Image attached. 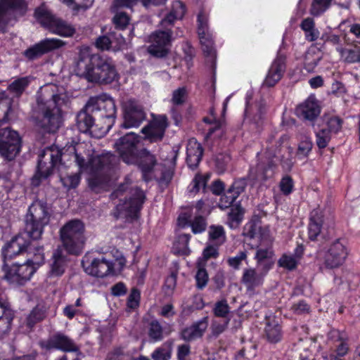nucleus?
Segmentation results:
<instances>
[{
    "label": "nucleus",
    "instance_id": "nucleus-1",
    "mask_svg": "<svg viewBox=\"0 0 360 360\" xmlns=\"http://www.w3.org/2000/svg\"><path fill=\"white\" fill-rule=\"evenodd\" d=\"M67 150L68 153H62L56 146L45 148L39 155L35 177L47 178L55 167L62 166L63 161L70 159L79 167V172L65 176H60V181L65 188L70 189L77 187L80 181L79 173L84 171L90 175L89 184L92 189L104 188L108 186V173L117 163L115 155L105 153L92 156L91 147L84 143L69 147Z\"/></svg>",
    "mask_w": 360,
    "mask_h": 360
},
{
    "label": "nucleus",
    "instance_id": "nucleus-2",
    "mask_svg": "<svg viewBox=\"0 0 360 360\" xmlns=\"http://www.w3.org/2000/svg\"><path fill=\"white\" fill-rule=\"evenodd\" d=\"M49 221L50 214L46 203L39 200L34 201L30 206L25 217V232L13 238L4 248V259H11L27 251L30 245L29 238L33 240L40 239L44 229L49 224Z\"/></svg>",
    "mask_w": 360,
    "mask_h": 360
},
{
    "label": "nucleus",
    "instance_id": "nucleus-3",
    "mask_svg": "<svg viewBox=\"0 0 360 360\" xmlns=\"http://www.w3.org/2000/svg\"><path fill=\"white\" fill-rule=\"evenodd\" d=\"M75 72L89 82L99 84H110L119 77L112 59L93 54L88 48L80 50Z\"/></svg>",
    "mask_w": 360,
    "mask_h": 360
},
{
    "label": "nucleus",
    "instance_id": "nucleus-4",
    "mask_svg": "<svg viewBox=\"0 0 360 360\" xmlns=\"http://www.w3.org/2000/svg\"><path fill=\"white\" fill-rule=\"evenodd\" d=\"M56 86L48 85L43 90L41 97L37 98L39 115L36 120L37 124L49 133H54L60 127V108L66 101V96L56 93Z\"/></svg>",
    "mask_w": 360,
    "mask_h": 360
},
{
    "label": "nucleus",
    "instance_id": "nucleus-5",
    "mask_svg": "<svg viewBox=\"0 0 360 360\" xmlns=\"http://www.w3.org/2000/svg\"><path fill=\"white\" fill-rule=\"evenodd\" d=\"M245 231V235L250 238L259 237L263 241H266V246L262 242L257 246L255 259L257 266L264 268L269 265L270 270L274 264V252L271 246L273 239L270 236L269 227L262 226L259 221H252L246 224Z\"/></svg>",
    "mask_w": 360,
    "mask_h": 360
},
{
    "label": "nucleus",
    "instance_id": "nucleus-6",
    "mask_svg": "<svg viewBox=\"0 0 360 360\" xmlns=\"http://www.w3.org/2000/svg\"><path fill=\"white\" fill-rule=\"evenodd\" d=\"M116 252L119 255L113 259L109 258V255L95 257L92 254H86L82 261L85 272L93 276L103 278L120 271L125 265L126 259L117 251Z\"/></svg>",
    "mask_w": 360,
    "mask_h": 360
},
{
    "label": "nucleus",
    "instance_id": "nucleus-7",
    "mask_svg": "<svg viewBox=\"0 0 360 360\" xmlns=\"http://www.w3.org/2000/svg\"><path fill=\"white\" fill-rule=\"evenodd\" d=\"M84 231V224L79 219L70 220L60 228V238L68 254L79 255L82 253L86 240Z\"/></svg>",
    "mask_w": 360,
    "mask_h": 360
},
{
    "label": "nucleus",
    "instance_id": "nucleus-8",
    "mask_svg": "<svg viewBox=\"0 0 360 360\" xmlns=\"http://www.w3.org/2000/svg\"><path fill=\"white\" fill-rule=\"evenodd\" d=\"M290 156L289 151H286L281 157H278L270 151L266 152L265 156L257 164V169L261 172L262 179L266 180L273 176L278 161H281L285 172L290 171L293 165Z\"/></svg>",
    "mask_w": 360,
    "mask_h": 360
},
{
    "label": "nucleus",
    "instance_id": "nucleus-9",
    "mask_svg": "<svg viewBox=\"0 0 360 360\" xmlns=\"http://www.w3.org/2000/svg\"><path fill=\"white\" fill-rule=\"evenodd\" d=\"M21 139L16 131L10 128L0 129V155L6 160H13L20 153Z\"/></svg>",
    "mask_w": 360,
    "mask_h": 360
},
{
    "label": "nucleus",
    "instance_id": "nucleus-10",
    "mask_svg": "<svg viewBox=\"0 0 360 360\" xmlns=\"http://www.w3.org/2000/svg\"><path fill=\"white\" fill-rule=\"evenodd\" d=\"M139 136L130 132L121 137L115 144L121 159L128 165L136 164L139 161L137 145Z\"/></svg>",
    "mask_w": 360,
    "mask_h": 360
},
{
    "label": "nucleus",
    "instance_id": "nucleus-11",
    "mask_svg": "<svg viewBox=\"0 0 360 360\" xmlns=\"http://www.w3.org/2000/svg\"><path fill=\"white\" fill-rule=\"evenodd\" d=\"M86 109L97 117L114 119L116 115L115 101L107 95L91 97L86 103Z\"/></svg>",
    "mask_w": 360,
    "mask_h": 360
},
{
    "label": "nucleus",
    "instance_id": "nucleus-12",
    "mask_svg": "<svg viewBox=\"0 0 360 360\" xmlns=\"http://www.w3.org/2000/svg\"><path fill=\"white\" fill-rule=\"evenodd\" d=\"M123 122L125 129L139 127L146 119L143 107L134 101H127L122 104Z\"/></svg>",
    "mask_w": 360,
    "mask_h": 360
},
{
    "label": "nucleus",
    "instance_id": "nucleus-13",
    "mask_svg": "<svg viewBox=\"0 0 360 360\" xmlns=\"http://www.w3.org/2000/svg\"><path fill=\"white\" fill-rule=\"evenodd\" d=\"M27 4L24 0L0 1V31L4 32L10 20L15 14H23L26 11Z\"/></svg>",
    "mask_w": 360,
    "mask_h": 360
},
{
    "label": "nucleus",
    "instance_id": "nucleus-14",
    "mask_svg": "<svg viewBox=\"0 0 360 360\" xmlns=\"http://www.w3.org/2000/svg\"><path fill=\"white\" fill-rule=\"evenodd\" d=\"M156 164L157 160L153 155L150 154L146 150L142 151L139 167L143 173L144 180L147 181L152 179H161L163 181H169L172 177V172L171 171L161 172L153 171Z\"/></svg>",
    "mask_w": 360,
    "mask_h": 360
},
{
    "label": "nucleus",
    "instance_id": "nucleus-15",
    "mask_svg": "<svg viewBox=\"0 0 360 360\" xmlns=\"http://www.w3.org/2000/svg\"><path fill=\"white\" fill-rule=\"evenodd\" d=\"M150 40L151 44L148 48L149 53L158 58L165 57L168 53L172 32L169 29L158 30L150 35Z\"/></svg>",
    "mask_w": 360,
    "mask_h": 360
},
{
    "label": "nucleus",
    "instance_id": "nucleus-16",
    "mask_svg": "<svg viewBox=\"0 0 360 360\" xmlns=\"http://www.w3.org/2000/svg\"><path fill=\"white\" fill-rule=\"evenodd\" d=\"M65 44V41L61 39L46 38L26 49L23 54L28 60H33L51 51L63 46Z\"/></svg>",
    "mask_w": 360,
    "mask_h": 360
},
{
    "label": "nucleus",
    "instance_id": "nucleus-17",
    "mask_svg": "<svg viewBox=\"0 0 360 360\" xmlns=\"http://www.w3.org/2000/svg\"><path fill=\"white\" fill-rule=\"evenodd\" d=\"M36 271V266H32L27 261L22 264H14L6 271L5 278L11 283L22 285Z\"/></svg>",
    "mask_w": 360,
    "mask_h": 360
},
{
    "label": "nucleus",
    "instance_id": "nucleus-18",
    "mask_svg": "<svg viewBox=\"0 0 360 360\" xmlns=\"http://www.w3.org/2000/svg\"><path fill=\"white\" fill-rule=\"evenodd\" d=\"M269 271V266L264 268L257 266V269L252 267L244 269L241 277V283L248 291H253L261 286L264 277Z\"/></svg>",
    "mask_w": 360,
    "mask_h": 360
},
{
    "label": "nucleus",
    "instance_id": "nucleus-19",
    "mask_svg": "<svg viewBox=\"0 0 360 360\" xmlns=\"http://www.w3.org/2000/svg\"><path fill=\"white\" fill-rule=\"evenodd\" d=\"M167 127V119L165 115L154 116L149 123L141 129L145 139L150 142L161 141Z\"/></svg>",
    "mask_w": 360,
    "mask_h": 360
},
{
    "label": "nucleus",
    "instance_id": "nucleus-20",
    "mask_svg": "<svg viewBox=\"0 0 360 360\" xmlns=\"http://www.w3.org/2000/svg\"><path fill=\"white\" fill-rule=\"evenodd\" d=\"M41 347L46 349H56L65 352H77L78 347L68 336L63 333H56L48 340L40 342Z\"/></svg>",
    "mask_w": 360,
    "mask_h": 360
},
{
    "label": "nucleus",
    "instance_id": "nucleus-21",
    "mask_svg": "<svg viewBox=\"0 0 360 360\" xmlns=\"http://www.w3.org/2000/svg\"><path fill=\"white\" fill-rule=\"evenodd\" d=\"M131 192L132 197L129 198V201L117 205V210L120 213L125 212L127 215L133 217L141 210L145 195L143 192L138 188L131 189Z\"/></svg>",
    "mask_w": 360,
    "mask_h": 360
},
{
    "label": "nucleus",
    "instance_id": "nucleus-22",
    "mask_svg": "<svg viewBox=\"0 0 360 360\" xmlns=\"http://www.w3.org/2000/svg\"><path fill=\"white\" fill-rule=\"evenodd\" d=\"M345 246L336 240L330 247L325 256V264L329 268H336L340 266L347 257Z\"/></svg>",
    "mask_w": 360,
    "mask_h": 360
},
{
    "label": "nucleus",
    "instance_id": "nucleus-23",
    "mask_svg": "<svg viewBox=\"0 0 360 360\" xmlns=\"http://www.w3.org/2000/svg\"><path fill=\"white\" fill-rule=\"evenodd\" d=\"M296 111L299 116L312 121L319 115L321 108L316 98L314 96H310L297 108Z\"/></svg>",
    "mask_w": 360,
    "mask_h": 360
},
{
    "label": "nucleus",
    "instance_id": "nucleus-24",
    "mask_svg": "<svg viewBox=\"0 0 360 360\" xmlns=\"http://www.w3.org/2000/svg\"><path fill=\"white\" fill-rule=\"evenodd\" d=\"M285 69V57L278 55L271 64L263 84L269 87L274 86L281 79Z\"/></svg>",
    "mask_w": 360,
    "mask_h": 360
},
{
    "label": "nucleus",
    "instance_id": "nucleus-25",
    "mask_svg": "<svg viewBox=\"0 0 360 360\" xmlns=\"http://www.w3.org/2000/svg\"><path fill=\"white\" fill-rule=\"evenodd\" d=\"M208 327V316L193 323L190 327L182 330L181 338L187 342L195 340L202 337Z\"/></svg>",
    "mask_w": 360,
    "mask_h": 360
},
{
    "label": "nucleus",
    "instance_id": "nucleus-26",
    "mask_svg": "<svg viewBox=\"0 0 360 360\" xmlns=\"http://www.w3.org/2000/svg\"><path fill=\"white\" fill-rule=\"evenodd\" d=\"M68 259L63 250L58 248L53 253L50 264V277H60L64 273L67 267Z\"/></svg>",
    "mask_w": 360,
    "mask_h": 360
},
{
    "label": "nucleus",
    "instance_id": "nucleus-27",
    "mask_svg": "<svg viewBox=\"0 0 360 360\" xmlns=\"http://www.w3.org/2000/svg\"><path fill=\"white\" fill-rule=\"evenodd\" d=\"M203 153L202 148L200 143L195 139H191L187 144L186 162L189 167L195 168L200 163Z\"/></svg>",
    "mask_w": 360,
    "mask_h": 360
},
{
    "label": "nucleus",
    "instance_id": "nucleus-28",
    "mask_svg": "<svg viewBox=\"0 0 360 360\" xmlns=\"http://www.w3.org/2000/svg\"><path fill=\"white\" fill-rule=\"evenodd\" d=\"M324 225V216L319 210H314L310 213L309 223L308 225L309 238L315 240L320 235Z\"/></svg>",
    "mask_w": 360,
    "mask_h": 360
},
{
    "label": "nucleus",
    "instance_id": "nucleus-29",
    "mask_svg": "<svg viewBox=\"0 0 360 360\" xmlns=\"http://www.w3.org/2000/svg\"><path fill=\"white\" fill-rule=\"evenodd\" d=\"M14 314L8 302L0 300V338L11 329Z\"/></svg>",
    "mask_w": 360,
    "mask_h": 360
},
{
    "label": "nucleus",
    "instance_id": "nucleus-30",
    "mask_svg": "<svg viewBox=\"0 0 360 360\" xmlns=\"http://www.w3.org/2000/svg\"><path fill=\"white\" fill-rule=\"evenodd\" d=\"M185 12V6L181 1H174L171 11L161 20V26L165 28L172 26L176 20H180L184 17Z\"/></svg>",
    "mask_w": 360,
    "mask_h": 360
},
{
    "label": "nucleus",
    "instance_id": "nucleus-31",
    "mask_svg": "<svg viewBox=\"0 0 360 360\" xmlns=\"http://www.w3.org/2000/svg\"><path fill=\"white\" fill-rule=\"evenodd\" d=\"M336 51L339 53L340 60L346 63H360V48L357 46L349 45L346 47L338 46Z\"/></svg>",
    "mask_w": 360,
    "mask_h": 360
},
{
    "label": "nucleus",
    "instance_id": "nucleus-32",
    "mask_svg": "<svg viewBox=\"0 0 360 360\" xmlns=\"http://www.w3.org/2000/svg\"><path fill=\"white\" fill-rule=\"evenodd\" d=\"M302 252V247L299 246L296 249L295 255L283 254L278 261V266L289 271L295 269Z\"/></svg>",
    "mask_w": 360,
    "mask_h": 360
},
{
    "label": "nucleus",
    "instance_id": "nucleus-33",
    "mask_svg": "<svg viewBox=\"0 0 360 360\" xmlns=\"http://www.w3.org/2000/svg\"><path fill=\"white\" fill-rule=\"evenodd\" d=\"M90 113L92 112L86 109V105L77 115V126L81 132L86 133L94 127V117Z\"/></svg>",
    "mask_w": 360,
    "mask_h": 360
},
{
    "label": "nucleus",
    "instance_id": "nucleus-34",
    "mask_svg": "<svg viewBox=\"0 0 360 360\" xmlns=\"http://www.w3.org/2000/svg\"><path fill=\"white\" fill-rule=\"evenodd\" d=\"M49 31L61 37H70L75 33V28L67 22L56 18Z\"/></svg>",
    "mask_w": 360,
    "mask_h": 360
},
{
    "label": "nucleus",
    "instance_id": "nucleus-35",
    "mask_svg": "<svg viewBox=\"0 0 360 360\" xmlns=\"http://www.w3.org/2000/svg\"><path fill=\"white\" fill-rule=\"evenodd\" d=\"M265 336L270 343H277L282 338L281 326L275 320H269L265 327Z\"/></svg>",
    "mask_w": 360,
    "mask_h": 360
},
{
    "label": "nucleus",
    "instance_id": "nucleus-36",
    "mask_svg": "<svg viewBox=\"0 0 360 360\" xmlns=\"http://www.w3.org/2000/svg\"><path fill=\"white\" fill-rule=\"evenodd\" d=\"M31 80L30 76L16 78L9 84L8 90L14 96L20 97L27 88Z\"/></svg>",
    "mask_w": 360,
    "mask_h": 360
},
{
    "label": "nucleus",
    "instance_id": "nucleus-37",
    "mask_svg": "<svg viewBox=\"0 0 360 360\" xmlns=\"http://www.w3.org/2000/svg\"><path fill=\"white\" fill-rule=\"evenodd\" d=\"M330 338H337V341L340 342L335 349V356L338 357L345 356L349 351V347L347 343V338L345 335L338 330H331L329 333Z\"/></svg>",
    "mask_w": 360,
    "mask_h": 360
},
{
    "label": "nucleus",
    "instance_id": "nucleus-38",
    "mask_svg": "<svg viewBox=\"0 0 360 360\" xmlns=\"http://www.w3.org/2000/svg\"><path fill=\"white\" fill-rule=\"evenodd\" d=\"M34 16L37 21L49 30L56 18L44 5L36 8Z\"/></svg>",
    "mask_w": 360,
    "mask_h": 360
},
{
    "label": "nucleus",
    "instance_id": "nucleus-39",
    "mask_svg": "<svg viewBox=\"0 0 360 360\" xmlns=\"http://www.w3.org/2000/svg\"><path fill=\"white\" fill-rule=\"evenodd\" d=\"M198 36L204 53L212 62H214L216 58V53L213 48L212 34L210 32H206L204 34H198Z\"/></svg>",
    "mask_w": 360,
    "mask_h": 360
},
{
    "label": "nucleus",
    "instance_id": "nucleus-40",
    "mask_svg": "<svg viewBox=\"0 0 360 360\" xmlns=\"http://www.w3.org/2000/svg\"><path fill=\"white\" fill-rule=\"evenodd\" d=\"M172 352V342L167 341L154 350L151 354L153 360H169Z\"/></svg>",
    "mask_w": 360,
    "mask_h": 360
},
{
    "label": "nucleus",
    "instance_id": "nucleus-41",
    "mask_svg": "<svg viewBox=\"0 0 360 360\" xmlns=\"http://www.w3.org/2000/svg\"><path fill=\"white\" fill-rule=\"evenodd\" d=\"M322 58V53L319 50L314 49L309 50L304 59V68L308 72L314 71L319 61Z\"/></svg>",
    "mask_w": 360,
    "mask_h": 360
},
{
    "label": "nucleus",
    "instance_id": "nucleus-42",
    "mask_svg": "<svg viewBox=\"0 0 360 360\" xmlns=\"http://www.w3.org/2000/svg\"><path fill=\"white\" fill-rule=\"evenodd\" d=\"M332 0H313L309 13L317 17L324 13L330 6Z\"/></svg>",
    "mask_w": 360,
    "mask_h": 360
},
{
    "label": "nucleus",
    "instance_id": "nucleus-43",
    "mask_svg": "<svg viewBox=\"0 0 360 360\" xmlns=\"http://www.w3.org/2000/svg\"><path fill=\"white\" fill-rule=\"evenodd\" d=\"M29 248V253L32 255V257L27 259L32 266H36V270L44 263V254L42 247H37L34 249Z\"/></svg>",
    "mask_w": 360,
    "mask_h": 360
},
{
    "label": "nucleus",
    "instance_id": "nucleus-44",
    "mask_svg": "<svg viewBox=\"0 0 360 360\" xmlns=\"http://www.w3.org/2000/svg\"><path fill=\"white\" fill-rule=\"evenodd\" d=\"M210 240L217 245L223 244L226 240L224 228L221 226H212L209 230Z\"/></svg>",
    "mask_w": 360,
    "mask_h": 360
},
{
    "label": "nucleus",
    "instance_id": "nucleus-45",
    "mask_svg": "<svg viewBox=\"0 0 360 360\" xmlns=\"http://www.w3.org/2000/svg\"><path fill=\"white\" fill-rule=\"evenodd\" d=\"M245 113L246 116H251L254 114L253 120L257 123L262 119L263 115L265 113V105L263 103H260L256 105L254 108L248 105Z\"/></svg>",
    "mask_w": 360,
    "mask_h": 360
},
{
    "label": "nucleus",
    "instance_id": "nucleus-46",
    "mask_svg": "<svg viewBox=\"0 0 360 360\" xmlns=\"http://www.w3.org/2000/svg\"><path fill=\"white\" fill-rule=\"evenodd\" d=\"M213 313L215 316L223 318L224 319H230V307L226 300L217 302L213 308Z\"/></svg>",
    "mask_w": 360,
    "mask_h": 360
},
{
    "label": "nucleus",
    "instance_id": "nucleus-47",
    "mask_svg": "<svg viewBox=\"0 0 360 360\" xmlns=\"http://www.w3.org/2000/svg\"><path fill=\"white\" fill-rule=\"evenodd\" d=\"M148 335L154 342H158L163 339V329L160 323L155 320L151 321L148 328Z\"/></svg>",
    "mask_w": 360,
    "mask_h": 360
},
{
    "label": "nucleus",
    "instance_id": "nucleus-48",
    "mask_svg": "<svg viewBox=\"0 0 360 360\" xmlns=\"http://www.w3.org/2000/svg\"><path fill=\"white\" fill-rule=\"evenodd\" d=\"M243 209L240 206L232 207L229 212V224L231 228H236L243 219Z\"/></svg>",
    "mask_w": 360,
    "mask_h": 360
},
{
    "label": "nucleus",
    "instance_id": "nucleus-49",
    "mask_svg": "<svg viewBox=\"0 0 360 360\" xmlns=\"http://www.w3.org/2000/svg\"><path fill=\"white\" fill-rule=\"evenodd\" d=\"M248 263V254L246 251H240L234 257H229L226 262L229 266L233 269L238 270L240 268L243 262Z\"/></svg>",
    "mask_w": 360,
    "mask_h": 360
},
{
    "label": "nucleus",
    "instance_id": "nucleus-50",
    "mask_svg": "<svg viewBox=\"0 0 360 360\" xmlns=\"http://www.w3.org/2000/svg\"><path fill=\"white\" fill-rule=\"evenodd\" d=\"M204 122L210 124L208 129L207 136L211 137L214 133L218 132L217 136H219L222 134L223 120H217L214 116L212 118L205 117Z\"/></svg>",
    "mask_w": 360,
    "mask_h": 360
},
{
    "label": "nucleus",
    "instance_id": "nucleus-51",
    "mask_svg": "<svg viewBox=\"0 0 360 360\" xmlns=\"http://www.w3.org/2000/svg\"><path fill=\"white\" fill-rule=\"evenodd\" d=\"M46 316L45 311L39 307H35L27 317V325L32 328L37 322L43 320Z\"/></svg>",
    "mask_w": 360,
    "mask_h": 360
},
{
    "label": "nucleus",
    "instance_id": "nucleus-52",
    "mask_svg": "<svg viewBox=\"0 0 360 360\" xmlns=\"http://www.w3.org/2000/svg\"><path fill=\"white\" fill-rule=\"evenodd\" d=\"M231 319H224L223 321L213 320L210 327L212 335L217 338L223 333L229 324Z\"/></svg>",
    "mask_w": 360,
    "mask_h": 360
},
{
    "label": "nucleus",
    "instance_id": "nucleus-53",
    "mask_svg": "<svg viewBox=\"0 0 360 360\" xmlns=\"http://www.w3.org/2000/svg\"><path fill=\"white\" fill-rule=\"evenodd\" d=\"M208 179L209 176L207 174L205 176L201 174L195 175L190 185V186H191L190 188V192L196 193L198 192L201 188L205 189Z\"/></svg>",
    "mask_w": 360,
    "mask_h": 360
},
{
    "label": "nucleus",
    "instance_id": "nucleus-54",
    "mask_svg": "<svg viewBox=\"0 0 360 360\" xmlns=\"http://www.w3.org/2000/svg\"><path fill=\"white\" fill-rule=\"evenodd\" d=\"M316 143L319 148H326L331 138L330 132L326 129H321L316 132Z\"/></svg>",
    "mask_w": 360,
    "mask_h": 360
},
{
    "label": "nucleus",
    "instance_id": "nucleus-55",
    "mask_svg": "<svg viewBox=\"0 0 360 360\" xmlns=\"http://www.w3.org/2000/svg\"><path fill=\"white\" fill-rule=\"evenodd\" d=\"M328 129H326L330 134H337L342 128V120L336 116H331L330 117H325L324 118Z\"/></svg>",
    "mask_w": 360,
    "mask_h": 360
},
{
    "label": "nucleus",
    "instance_id": "nucleus-56",
    "mask_svg": "<svg viewBox=\"0 0 360 360\" xmlns=\"http://www.w3.org/2000/svg\"><path fill=\"white\" fill-rule=\"evenodd\" d=\"M188 95L187 89L185 86L179 87L172 92L171 102L176 105H180L186 102Z\"/></svg>",
    "mask_w": 360,
    "mask_h": 360
},
{
    "label": "nucleus",
    "instance_id": "nucleus-57",
    "mask_svg": "<svg viewBox=\"0 0 360 360\" xmlns=\"http://www.w3.org/2000/svg\"><path fill=\"white\" fill-rule=\"evenodd\" d=\"M236 195L234 194L229 189L220 198L219 202V207L224 210L229 207L232 203L236 200Z\"/></svg>",
    "mask_w": 360,
    "mask_h": 360
},
{
    "label": "nucleus",
    "instance_id": "nucleus-58",
    "mask_svg": "<svg viewBox=\"0 0 360 360\" xmlns=\"http://www.w3.org/2000/svg\"><path fill=\"white\" fill-rule=\"evenodd\" d=\"M209 280L207 271L204 268H199L195 274L196 287L202 290L207 284Z\"/></svg>",
    "mask_w": 360,
    "mask_h": 360
},
{
    "label": "nucleus",
    "instance_id": "nucleus-59",
    "mask_svg": "<svg viewBox=\"0 0 360 360\" xmlns=\"http://www.w3.org/2000/svg\"><path fill=\"white\" fill-rule=\"evenodd\" d=\"M112 21L117 28L123 30L128 25L129 18L124 12H117L113 17Z\"/></svg>",
    "mask_w": 360,
    "mask_h": 360
},
{
    "label": "nucleus",
    "instance_id": "nucleus-60",
    "mask_svg": "<svg viewBox=\"0 0 360 360\" xmlns=\"http://www.w3.org/2000/svg\"><path fill=\"white\" fill-rule=\"evenodd\" d=\"M312 146L311 141L308 137H305L299 144L297 155L307 157L311 150Z\"/></svg>",
    "mask_w": 360,
    "mask_h": 360
},
{
    "label": "nucleus",
    "instance_id": "nucleus-61",
    "mask_svg": "<svg viewBox=\"0 0 360 360\" xmlns=\"http://www.w3.org/2000/svg\"><path fill=\"white\" fill-rule=\"evenodd\" d=\"M191 226L192 231L196 233H200L203 232L207 226V223L205 218L201 216L196 217L194 220L191 222Z\"/></svg>",
    "mask_w": 360,
    "mask_h": 360
},
{
    "label": "nucleus",
    "instance_id": "nucleus-62",
    "mask_svg": "<svg viewBox=\"0 0 360 360\" xmlns=\"http://www.w3.org/2000/svg\"><path fill=\"white\" fill-rule=\"evenodd\" d=\"M280 188L283 194H290L293 188L292 179L288 175L283 176L280 182Z\"/></svg>",
    "mask_w": 360,
    "mask_h": 360
},
{
    "label": "nucleus",
    "instance_id": "nucleus-63",
    "mask_svg": "<svg viewBox=\"0 0 360 360\" xmlns=\"http://www.w3.org/2000/svg\"><path fill=\"white\" fill-rule=\"evenodd\" d=\"M207 17L202 12H200L198 15V34H204L206 32L209 31L207 24Z\"/></svg>",
    "mask_w": 360,
    "mask_h": 360
},
{
    "label": "nucleus",
    "instance_id": "nucleus-64",
    "mask_svg": "<svg viewBox=\"0 0 360 360\" xmlns=\"http://www.w3.org/2000/svg\"><path fill=\"white\" fill-rule=\"evenodd\" d=\"M140 300V292L139 290L134 288L127 300V306L131 309H134L139 306Z\"/></svg>",
    "mask_w": 360,
    "mask_h": 360
}]
</instances>
